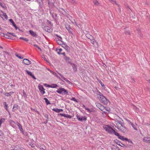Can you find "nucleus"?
<instances>
[{
	"mask_svg": "<svg viewBox=\"0 0 150 150\" xmlns=\"http://www.w3.org/2000/svg\"><path fill=\"white\" fill-rule=\"evenodd\" d=\"M103 128L104 129L109 133L112 134L113 129L109 125H105Z\"/></svg>",
	"mask_w": 150,
	"mask_h": 150,
	"instance_id": "obj_1",
	"label": "nucleus"
},
{
	"mask_svg": "<svg viewBox=\"0 0 150 150\" xmlns=\"http://www.w3.org/2000/svg\"><path fill=\"white\" fill-rule=\"evenodd\" d=\"M56 92L59 94L64 95H68V93L67 91L64 88L60 87L56 91Z\"/></svg>",
	"mask_w": 150,
	"mask_h": 150,
	"instance_id": "obj_2",
	"label": "nucleus"
},
{
	"mask_svg": "<svg viewBox=\"0 0 150 150\" xmlns=\"http://www.w3.org/2000/svg\"><path fill=\"white\" fill-rule=\"evenodd\" d=\"M95 104L97 107L99 108L101 110L103 111L104 112H105V111H104L105 108L104 106L102 105L101 104L98 103H96Z\"/></svg>",
	"mask_w": 150,
	"mask_h": 150,
	"instance_id": "obj_3",
	"label": "nucleus"
},
{
	"mask_svg": "<svg viewBox=\"0 0 150 150\" xmlns=\"http://www.w3.org/2000/svg\"><path fill=\"white\" fill-rule=\"evenodd\" d=\"M123 123L124 122L122 120L121 121L118 120L117 121H116L115 122V123L117 127H116L115 126V127L118 129L120 127L121 125H123Z\"/></svg>",
	"mask_w": 150,
	"mask_h": 150,
	"instance_id": "obj_4",
	"label": "nucleus"
},
{
	"mask_svg": "<svg viewBox=\"0 0 150 150\" xmlns=\"http://www.w3.org/2000/svg\"><path fill=\"white\" fill-rule=\"evenodd\" d=\"M76 117H77V118L79 121H80L81 122L84 121H86L87 120V118L85 116H82L77 115L76 116Z\"/></svg>",
	"mask_w": 150,
	"mask_h": 150,
	"instance_id": "obj_5",
	"label": "nucleus"
},
{
	"mask_svg": "<svg viewBox=\"0 0 150 150\" xmlns=\"http://www.w3.org/2000/svg\"><path fill=\"white\" fill-rule=\"evenodd\" d=\"M124 124L123 123V125H121L120 128L118 129L120 130L121 132L123 133H125L127 130V129L124 125Z\"/></svg>",
	"mask_w": 150,
	"mask_h": 150,
	"instance_id": "obj_6",
	"label": "nucleus"
},
{
	"mask_svg": "<svg viewBox=\"0 0 150 150\" xmlns=\"http://www.w3.org/2000/svg\"><path fill=\"white\" fill-rule=\"evenodd\" d=\"M38 87L42 95L44 94L45 93V89L43 86L40 84H39L38 86Z\"/></svg>",
	"mask_w": 150,
	"mask_h": 150,
	"instance_id": "obj_7",
	"label": "nucleus"
},
{
	"mask_svg": "<svg viewBox=\"0 0 150 150\" xmlns=\"http://www.w3.org/2000/svg\"><path fill=\"white\" fill-rule=\"evenodd\" d=\"M101 102L104 104L107 105L109 102V101L104 96Z\"/></svg>",
	"mask_w": 150,
	"mask_h": 150,
	"instance_id": "obj_8",
	"label": "nucleus"
},
{
	"mask_svg": "<svg viewBox=\"0 0 150 150\" xmlns=\"http://www.w3.org/2000/svg\"><path fill=\"white\" fill-rule=\"evenodd\" d=\"M1 12L2 13V14H0V16L4 20H5V19L7 20L8 18V16L6 13H4L2 11Z\"/></svg>",
	"mask_w": 150,
	"mask_h": 150,
	"instance_id": "obj_9",
	"label": "nucleus"
},
{
	"mask_svg": "<svg viewBox=\"0 0 150 150\" xmlns=\"http://www.w3.org/2000/svg\"><path fill=\"white\" fill-rule=\"evenodd\" d=\"M91 42L94 45L95 47H98V43L95 39H93L91 40Z\"/></svg>",
	"mask_w": 150,
	"mask_h": 150,
	"instance_id": "obj_10",
	"label": "nucleus"
},
{
	"mask_svg": "<svg viewBox=\"0 0 150 150\" xmlns=\"http://www.w3.org/2000/svg\"><path fill=\"white\" fill-rule=\"evenodd\" d=\"M64 59L69 64H72V62H71V60L69 57H67V56H65V57H64Z\"/></svg>",
	"mask_w": 150,
	"mask_h": 150,
	"instance_id": "obj_11",
	"label": "nucleus"
},
{
	"mask_svg": "<svg viewBox=\"0 0 150 150\" xmlns=\"http://www.w3.org/2000/svg\"><path fill=\"white\" fill-rule=\"evenodd\" d=\"M143 141L144 142L150 143V138L148 137H144L143 138Z\"/></svg>",
	"mask_w": 150,
	"mask_h": 150,
	"instance_id": "obj_12",
	"label": "nucleus"
},
{
	"mask_svg": "<svg viewBox=\"0 0 150 150\" xmlns=\"http://www.w3.org/2000/svg\"><path fill=\"white\" fill-rule=\"evenodd\" d=\"M23 63L26 65H29L31 64L30 61L28 59H24L23 60Z\"/></svg>",
	"mask_w": 150,
	"mask_h": 150,
	"instance_id": "obj_13",
	"label": "nucleus"
},
{
	"mask_svg": "<svg viewBox=\"0 0 150 150\" xmlns=\"http://www.w3.org/2000/svg\"><path fill=\"white\" fill-rule=\"evenodd\" d=\"M59 115H61L62 116H63L64 117H66L67 118H71L72 117L71 115H69L68 114H64H64L60 113L59 114Z\"/></svg>",
	"mask_w": 150,
	"mask_h": 150,
	"instance_id": "obj_14",
	"label": "nucleus"
},
{
	"mask_svg": "<svg viewBox=\"0 0 150 150\" xmlns=\"http://www.w3.org/2000/svg\"><path fill=\"white\" fill-rule=\"evenodd\" d=\"M42 27L46 31L48 32H50V29L49 27L44 26V25H42Z\"/></svg>",
	"mask_w": 150,
	"mask_h": 150,
	"instance_id": "obj_15",
	"label": "nucleus"
},
{
	"mask_svg": "<svg viewBox=\"0 0 150 150\" xmlns=\"http://www.w3.org/2000/svg\"><path fill=\"white\" fill-rule=\"evenodd\" d=\"M29 32L30 34L32 36L34 37H36L37 36V35L36 34V33L35 32H34L32 30H30L29 31Z\"/></svg>",
	"mask_w": 150,
	"mask_h": 150,
	"instance_id": "obj_16",
	"label": "nucleus"
},
{
	"mask_svg": "<svg viewBox=\"0 0 150 150\" xmlns=\"http://www.w3.org/2000/svg\"><path fill=\"white\" fill-rule=\"evenodd\" d=\"M19 106L17 104H14L13 107L12 111L13 112H15L17 109H18Z\"/></svg>",
	"mask_w": 150,
	"mask_h": 150,
	"instance_id": "obj_17",
	"label": "nucleus"
},
{
	"mask_svg": "<svg viewBox=\"0 0 150 150\" xmlns=\"http://www.w3.org/2000/svg\"><path fill=\"white\" fill-rule=\"evenodd\" d=\"M3 104L4 105V108L9 113V112L8 108V105L7 104L6 102H4L3 103Z\"/></svg>",
	"mask_w": 150,
	"mask_h": 150,
	"instance_id": "obj_18",
	"label": "nucleus"
},
{
	"mask_svg": "<svg viewBox=\"0 0 150 150\" xmlns=\"http://www.w3.org/2000/svg\"><path fill=\"white\" fill-rule=\"evenodd\" d=\"M17 125L18 126L20 130L22 132H23V129L22 127L20 124L17 122Z\"/></svg>",
	"mask_w": 150,
	"mask_h": 150,
	"instance_id": "obj_19",
	"label": "nucleus"
},
{
	"mask_svg": "<svg viewBox=\"0 0 150 150\" xmlns=\"http://www.w3.org/2000/svg\"><path fill=\"white\" fill-rule=\"evenodd\" d=\"M71 65L74 71L76 72L77 70V66L74 64L73 63Z\"/></svg>",
	"mask_w": 150,
	"mask_h": 150,
	"instance_id": "obj_20",
	"label": "nucleus"
},
{
	"mask_svg": "<svg viewBox=\"0 0 150 150\" xmlns=\"http://www.w3.org/2000/svg\"><path fill=\"white\" fill-rule=\"evenodd\" d=\"M69 1L73 5H76L78 3L75 0H69Z\"/></svg>",
	"mask_w": 150,
	"mask_h": 150,
	"instance_id": "obj_21",
	"label": "nucleus"
},
{
	"mask_svg": "<svg viewBox=\"0 0 150 150\" xmlns=\"http://www.w3.org/2000/svg\"><path fill=\"white\" fill-rule=\"evenodd\" d=\"M1 35H2L3 36H4L7 38L11 39V36L7 34H5L4 33H1Z\"/></svg>",
	"mask_w": 150,
	"mask_h": 150,
	"instance_id": "obj_22",
	"label": "nucleus"
},
{
	"mask_svg": "<svg viewBox=\"0 0 150 150\" xmlns=\"http://www.w3.org/2000/svg\"><path fill=\"white\" fill-rule=\"evenodd\" d=\"M116 144L118 145H119L121 146L122 147H126V146L125 145L122 144L121 142L120 141H118L117 142H116Z\"/></svg>",
	"mask_w": 150,
	"mask_h": 150,
	"instance_id": "obj_23",
	"label": "nucleus"
},
{
	"mask_svg": "<svg viewBox=\"0 0 150 150\" xmlns=\"http://www.w3.org/2000/svg\"><path fill=\"white\" fill-rule=\"evenodd\" d=\"M104 96L103 95H100L97 96V98L100 101L102 100Z\"/></svg>",
	"mask_w": 150,
	"mask_h": 150,
	"instance_id": "obj_24",
	"label": "nucleus"
},
{
	"mask_svg": "<svg viewBox=\"0 0 150 150\" xmlns=\"http://www.w3.org/2000/svg\"><path fill=\"white\" fill-rule=\"evenodd\" d=\"M37 2L39 4L40 6L41 7L42 6L43 4L42 0H36Z\"/></svg>",
	"mask_w": 150,
	"mask_h": 150,
	"instance_id": "obj_25",
	"label": "nucleus"
},
{
	"mask_svg": "<svg viewBox=\"0 0 150 150\" xmlns=\"http://www.w3.org/2000/svg\"><path fill=\"white\" fill-rule=\"evenodd\" d=\"M43 99L45 100V102L47 105H48L51 104L50 101L48 100L46 98H44Z\"/></svg>",
	"mask_w": 150,
	"mask_h": 150,
	"instance_id": "obj_26",
	"label": "nucleus"
},
{
	"mask_svg": "<svg viewBox=\"0 0 150 150\" xmlns=\"http://www.w3.org/2000/svg\"><path fill=\"white\" fill-rule=\"evenodd\" d=\"M110 2L112 4H115L117 5L118 6H119V5L118 4H117L115 1H114V0H109Z\"/></svg>",
	"mask_w": 150,
	"mask_h": 150,
	"instance_id": "obj_27",
	"label": "nucleus"
},
{
	"mask_svg": "<svg viewBox=\"0 0 150 150\" xmlns=\"http://www.w3.org/2000/svg\"><path fill=\"white\" fill-rule=\"evenodd\" d=\"M110 2L112 4H115L117 5L118 6H119V5L118 4H117L115 1H114V0H109Z\"/></svg>",
	"mask_w": 150,
	"mask_h": 150,
	"instance_id": "obj_28",
	"label": "nucleus"
},
{
	"mask_svg": "<svg viewBox=\"0 0 150 150\" xmlns=\"http://www.w3.org/2000/svg\"><path fill=\"white\" fill-rule=\"evenodd\" d=\"M64 48L66 50L67 52H70V48L69 46H67V45L66 47H65Z\"/></svg>",
	"mask_w": 150,
	"mask_h": 150,
	"instance_id": "obj_29",
	"label": "nucleus"
},
{
	"mask_svg": "<svg viewBox=\"0 0 150 150\" xmlns=\"http://www.w3.org/2000/svg\"><path fill=\"white\" fill-rule=\"evenodd\" d=\"M97 79L98 81L99 82L101 85V86L103 87H105V85L98 78H97Z\"/></svg>",
	"mask_w": 150,
	"mask_h": 150,
	"instance_id": "obj_30",
	"label": "nucleus"
},
{
	"mask_svg": "<svg viewBox=\"0 0 150 150\" xmlns=\"http://www.w3.org/2000/svg\"><path fill=\"white\" fill-rule=\"evenodd\" d=\"M93 2L94 4L96 5H98L99 3L97 0H93Z\"/></svg>",
	"mask_w": 150,
	"mask_h": 150,
	"instance_id": "obj_31",
	"label": "nucleus"
},
{
	"mask_svg": "<svg viewBox=\"0 0 150 150\" xmlns=\"http://www.w3.org/2000/svg\"><path fill=\"white\" fill-rule=\"evenodd\" d=\"M131 125L135 130H137V125H134L133 124V123H131Z\"/></svg>",
	"mask_w": 150,
	"mask_h": 150,
	"instance_id": "obj_32",
	"label": "nucleus"
},
{
	"mask_svg": "<svg viewBox=\"0 0 150 150\" xmlns=\"http://www.w3.org/2000/svg\"><path fill=\"white\" fill-rule=\"evenodd\" d=\"M115 135L117 136V137L119 136L120 134L117 132H116L115 130H114V129L113 131V133Z\"/></svg>",
	"mask_w": 150,
	"mask_h": 150,
	"instance_id": "obj_33",
	"label": "nucleus"
},
{
	"mask_svg": "<svg viewBox=\"0 0 150 150\" xmlns=\"http://www.w3.org/2000/svg\"><path fill=\"white\" fill-rule=\"evenodd\" d=\"M52 74L55 76L57 78H58L59 79H60L61 80H62V79L54 71V72H52Z\"/></svg>",
	"mask_w": 150,
	"mask_h": 150,
	"instance_id": "obj_34",
	"label": "nucleus"
},
{
	"mask_svg": "<svg viewBox=\"0 0 150 150\" xmlns=\"http://www.w3.org/2000/svg\"><path fill=\"white\" fill-rule=\"evenodd\" d=\"M111 149L112 150H120L119 147L117 146L112 148Z\"/></svg>",
	"mask_w": 150,
	"mask_h": 150,
	"instance_id": "obj_35",
	"label": "nucleus"
},
{
	"mask_svg": "<svg viewBox=\"0 0 150 150\" xmlns=\"http://www.w3.org/2000/svg\"><path fill=\"white\" fill-rule=\"evenodd\" d=\"M65 26L67 30L69 29H71L70 25L67 24H65Z\"/></svg>",
	"mask_w": 150,
	"mask_h": 150,
	"instance_id": "obj_36",
	"label": "nucleus"
},
{
	"mask_svg": "<svg viewBox=\"0 0 150 150\" xmlns=\"http://www.w3.org/2000/svg\"><path fill=\"white\" fill-rule=\"evenodd\" d=\"M51 85V88H56L57 86V85L55 84H52Z\"/></svg>",
	"mask_w": 150,
	"mask_h": 150,
	"instance_id": "obj_37",
	"label": "nucleus"
},
{
	"mask_svg": "<svg viewBox=\"0 0 150 150\" xmlns=\"http://www.w3.org/2000/svg\"><path fill=\"white\" fill-rule=\"evenodd\" d=\"M25 71H26V72L27 73L28 75H29L30 76H31L33 75V74H32L31 72L30 71H29L28 70H25Z\"/></svg>",
	"mask_w": 150,
	"mask_h": 150,
	"instance_id": "obj_38",
	"label": "nucleus"
},
{
	"mask_svg": "<svg viewBox=\"0 0 150 150\" xmlns=\"http://www.w3.org/2000/svg\"><path fill=\"white\" fill-rule=\"evenodd\" d=\"M53 111H54L57 112H59V109L57 108H54L52 109Z\"/></svg>",
	"mask_w": 150,
	"mask_h": 150,
	"instance_id": "obj_39",
	"label": "nucleus"
},
{
	"mask_svg": "<svg viewBox=\"0 0 150 150\" xmlns=\"http://www.w3.org/2000/svg\"><path fill=\"white\" fill-rule=\"evenodd\" d=\"M63 79L65 81L67 82L68 83H69V84H70L71 83L70 81H69V80H68V79H67L66 78H65L64 77H63Z\"/></svg>",
	"mask_w": 150,
	"mask_h": 150,
	"instance_id": "obj_40",
	"label": "nucleus"
},
{
	"mask_svg": "<svg viewBox=\"0 0 150 150\" xmlns=\"http://www.w3.org/2000/svg\"><path fill=\"white\" fill-rule=\"evenodd\" d=\"M20 39L23 40L25 41H28V39L26 38L21 37L20 38Z\"/></svg>",
	"mask_w": 150,
	"mask_h": 150,
	"instance_id": "obj_41",
	"label": "nucleus"
},
{
	"mask_svg": "<svg viewBox=\"0 0 150 150\" xmlns=\"http://www.w3.org/2000/svg\"><path fill=\"white\" fill-rule=\"evenodd\" d=\"M118 137L119 139L122 140V141H123L124 138L123 136H121L120 134L119 136Z\"/></svg>",
	"mask_w": 150,
	"mask_h": 150,
	"instance_id": "obj_42",
	"label": "nucleus"
},
{
	"mask_svg": "<svg viewBox=\"0 0 150 150\" xmlns=\"http://www.w3.org/2000/svg\"><path fill=\"white\" fill-rule=\"evenodd\" d=\"M9 21L12 23L13 26H14V25H16L13 20L12 19H10L9 20Z\"/></svg>",
	"mask_w": 150,
	"mask_h": 150,
	"instance_id": "obj_43",
	"label": "nucleus"
},
{
	"mask_svg": "<svg viewBox=\"0 0 150 150\" xmlns=\"http://www.w3.org/2000/svg\"><path fill=\"white\" fill-rule=\"evenodd\" d=\"M15 55L16 57H18L19 59H23V57H22L19 56L18 54L17 53H16L15 54Z\"/></svg>",
	"mask_w": 150,
	"mask_h": 150,
	"instance_id": "obj_44",
	"label": "nucleus"
},
{
	"mask_svg": "<svg viewBox=\"0 0 150 150\" xmlns=\"http://www.w3.org/2000/svg\"><path fill=\"white\" fill-rule=\"evenodd\" d=\"M105 108L104 111H105H105H110V109L109 108L106 107H105Z\"/></svg>",
	"mask_w": 150,
	"mask_h": 150,
	"instance_id": "obj_45",
	"label": "nucleus"
},
{
	"mask_svg": "<svg viewBox=\"0 0 150 150\" xmlns=\"http://www.w3.org/2000/svg\"><path fill=\"white\" fill-rule=\"evenodd\" d=\"M5 119L4 118H2L1 119H0V124L1 125V124L4 122V121Z\"/></svg>",
	"mask_w": 150,
	"mask_h": 150,
	"instance_id": "obj_46",
	"label": "nucleus"
},
{
	"mask_svg": "<svg viewBox=\"0 0 150 150\" xmlns=\"http://www.w3.org/2000/svg\"><path fill=\"white\" fill-rule=\"evenodd\" d=\"M33 46L37 47L38 49H39L40 50V51H42L41 49L36 44H34L33 45Z\"/></svg>",
	"mask_w": 150,
	"mask_h": 150,
	"instance_id": "obj_47",
	"label": "nucleus"
},
{
	"mask_svg": "<svg viewBox=\"0 0 150 150\" xmlns=\"http://www.w3.org/2000/svg\"><path fill=\"white\" fill-rule=\"evenodd\" d=\"M20 146L18 145H16V146H15V147L14 148V149L15 150H18L19 149V148Z\"/></svg>",
	"mask_w": 150,
	"mask_h": 150,
	"instance_id": "obj_48",
	"label": "nucleus"
},
{
	"mask_svg": "<svg viewBox=\"0 0 150 150\" xmlns=\"http://www.w3.org/2000/svg\"><path fill=\"white\" fill-rule=\"evenodd\" d=\"M137 30L139 34L140 35L141 37H142V35L140 34L141 33V30L139 29H138Z\"/></svg>",
	"mask_w": 150,
	"mask_h": 150,
	"instance_id": "obj_49",
	"label": "nucleus"
},
{
	"mask_svg": "<svg viewBox=\"0 0 150 150\" xmlns=\"http://www.w3.org/2000/svg\"><path fill=\"white\" fill-rule=\"evenodd\" d=\"M58 50L59 51L57 52V53L59 54H60L61 53V52L62 51V49L61 48H60Z\"/></svg>",
	"mask_w": 150,
	"mask_h": 150,
	"instance_id": "obj_50",
	"label": "nucleus"
},
{
	"mask_svg": "<svg viewBox=\"0 0 150 150\" xmlns=\"http://www.w3.org/2000/svg\"><path fill=\"white\" fill-rule=\"evenodd\" d=\"M130 79L132 80L131 82L132 83H134L135 82V81L134 79L132 78V76L130 77Z\"/></svg>",
	"mask_w": 150,
	"mask_h": 150,
	"instance_id": "obj_51",
	"label": "nucleus"
},
{
	"mask_svg": "<svg viewBox=\"0 0 150 150\" xmlns=\"http://www.w3.org/2000/svg\"><path fill=\"white\" fill-rule=\"evenodd\" d=\"M71 100H73L74 101L76 102H78V101L75 98H74V97H73L71 99Z\"/></svg>",
	"mask_w": 150,
	"mask_h": 150,
	"instance_id": "obj_52",
	"label": "nucleus"
},
{
	"mask_svg": "<svg viewBox=\"0 0 150 150\" xmlns=\"http://www.w3.org/2000/svg\"><path fill=\"white\" fill-rule=\"evenodd\" d=\"M125 34L127 35H130V33L129 31L127 30L126 31L125 33Z\"/></svg>",
	"mask_w": 150,
	"mask_h": 150,
	"instance_id": "obj_53",
	"label": "nucleus"
},
{
	"mask_svg": "<svg viewBox=\"0 0 150 150\" xmlns=\"http://www.w3.org/2000/svg\"><path fill=\"white\" fill-rule=\"evenodd\" d=\"M8 33L11 34V35H12L13 36H15V37H16V35H15V34L14 33H11L8 32Z\"/></svg>",
	"mask_w": 150,
	"mask_h": 150,
	"instance_id": "obj_54",
	"label": "nucleus"
},
{
	"mask_svg": "<svg viewBox=\"0 0 150 150\" xmlns=\"http://www.w3.org/2000/svg\"><path fill=\"white\" fill-rule=\"evenodd\" d=\"M4 95L6 96H7V97L10 96L9 93H5L4 94Z\"/></svg>",
	"mask_w": 150,
	"mask_h": 150,
	"instance_id": "obj_55",
	"label": "nucleus"
},
{
	"mask_svg": "<svg viewBox=\"0 0 150 150\" xmlns=\"http://www.w3.org/2000/svg\"><path fill=\"white\" fill-rule=\"evenodd\" d=\"M42 57L46 61V62H47V59H46V58L45 57V55H43L42 56Z\"/></svg>",
	"mask_w": 150,
	"mask_h": 150,
	"instance_id": "obj_56",
	"label": "nucleus"
},
{
	"mask_svg": "<svg viewBox=\"0 0 150 150\" xmlns=\"http://www.w3.org/2000/svg\"><path fill=\"white\" fill-rule=\"evenodd\" d=\"M18 150H26L24 148L20 146L19 147V149Z\"/></svg>",
	"mask_w": 150,
	"mask_h": 150,
	"instance_id": "obj_57",
	"label": "nucleus"
},
{
	"mask_svg": "<svg viewBox=\"0 0 150 150\" xmlns=\"http://www.w3.org/2000/svg\"><path fill=\"white\" fill-rule=\"evenodd\" d=\"M58 41L59 42H58V43L59 44V45H62V43H63V42H62L60 40H59Z\"/></svg>",
	"mask_w": 150,
	"mask_h": 150,
	"instance_id": "obj_58",
	"label": "nucleus"
},
{
	"mask_svg": "<svg viewBox=\"0 0 150 150\" xmlns=\"http://www.w3.org/2000/svg\"><path fill=\"white\" fill-rule=\"evenodd\" d=\"M62 46L64 48L65 47H66L67 45L65 44V43H62Z\"/></svg>",
	"mask_w": 150,
	"mask_h": 150,
	"instance_id": "obj_59",
	"label": "nucleus"
},
{
	"mask_svg": "<svg viewBox=\"0 0 150 150\" xmlns=\"http://www.w3.org/2000/svg\"><path fill=\"white\" fill-rule=\"evenodd\" d=\"M45 86H46L49 87V88H51V85H49V84H45L44 85Z\"/></svg>",
	"mask_w": 150,
	"mask_h": 150,
	"instance_id": "obj_60",
	"label": "nucleus"
},
{
	"mask_svg": "<svg viewBox=\"0 0 150 150\" xmlns=\"http://www.w3.org/2000/svg\"><path fill=\"white\" fill-rule=\"evenodd\" d=\"M0 5L3 8H4L5 6L3 5V4L0 1Z\"/></svg>",
	"mask_w": 150,
	"mask_h": 150,
	"instance_id": "obj_61",
	"label": "nucleus"
},
{
	"mask_svg": "<svg viewBox=\"0 0 150 150\" xmlns=\"http://www.w3.org/2000/svg\"><path fill=\"white\" fill-rule=\"evenodd\" d=\"M128 142L130 143H131L132 144H133L132 142L130 139H129V140L128 141Z\"/></svg>",
	"mask_w": 150,
	"mask_h": 150,
	"instance_id": "obj_62",
	"label": "nucleus"
},
{
	"mask_svg": "<svg viewBox=\"0 0 150 150\" xmlns=\"http://www.w3.org/2000/svg\"><path fill=\"white\" fill-rule=\"evenodd\" d=\"M85 109L86 110H87L88 111V112H91V110H90L89 108H87L86 107V108H85Z\"/></svg>",
	"mask_w": 150,
	"mask_h": 150,
	"instance_id": "obj_63",
	"label": "nucleus"
},
{
	"mask_svg": "<svg viewBox=\"0 0 150 150\" xmlns=\"http://www.w3.org/2000/svg\"><path fill=\"white\" fill-rule=\"evenodd\" d=\"M129 139H128L127 138H124V140H123V141H128L129 140Z\"/></svg>",
	"mask_w": 150,
	"mask_h": 150,
	"instance_id": "obj_64",
	"label": "nucleus"
}]
</instances>
